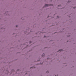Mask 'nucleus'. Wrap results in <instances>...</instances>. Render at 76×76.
<instances>
[{
    "instance_id": "nucleus-7",
    "label": "nucleus",
    "mask_w": 76,
    "mask_h": 76,
    "mask_svg": "<svg viewBox=\"0 0 76 76\" xmlns=\"http://www.w3.org/2000/svg\"><path fill=\"white\" fill-rule=\"evenodd\" d=\"M57 18H58V16H57Z\"/></svg>"
},
{
    "instance_id": "nucleus-2",
    "label": "nucleus",
    "mask_w": 76,
    "mask_h": 76,
    "mask_svg": "<svg viewBox=\"0 0 76 76\" xmlns=\"http://www.w3.org/2000/svg\"><path fill=\"white\" fill-rule=\"evenodd\" d=\"M63 50V49H61V50H59L58 51L59 52H61V51H62Z\"/></svg>"
},
{
    "instance_id": "nucleus-4",
    "label": "nucleus",
    "mask_w": 76,
    "mask_h": 76,
    "mask_svg": "<svg viewBox=\"0 0 76 76\" xmlns=\"http://www.w3.org/2000/svg\"><path fill=\"white\" fill-rule=\"evenodd\" d=\"M46 73H48V71H47Z\"/></svg>"
},
{
    "instance_id": "nucleus-1",
    "label": "nucleus",
    "mask_w": 76,
    "mask_h": 76,
    "mask_svg": "<svg viewBox=\"0 0 76 76\" xmlns=\"http://www.w3.org/2000/svg\"><path fill=\"white\" fill-rule=\"evenodd\" d=\"M49 6V5H48V4H45V7H47L48 6Z\"/></svg>"
},
{
    "instance_id": "nucleus-3",
    "label": "nucleus",
    "mask_w": 76,
    "mask_h": 76,
    "mask_svg": "<svg viewBox=\"0 0 76 76\" xmlns=\"http://www.w3.org/2000/svg\"><path fill=\"white\" fill-rule=\"evenodd\" d=\"M44 56H45V54H43V55H42V57H44Z\"/></svg>"
},
{
    "instance_id": "nucleus-11",
    "label": "nucleus",
    "mask_w": 76,
    "mask_h": 76,
    "mask_svg": "<svg viewBox=\"0 0 76 76\" xmlns=\"http://www.w3.org/2000/svg\"><path fill=\"white\" fill-rule=\"evenodd\" d=\"M32 67H31V68Z\"/></svg>"
},
{
    "instance_id": "nucleus-6",
    "label": "nucleus",
    "mask_w": 76,
    "mask_h": 76,
    "mask_svg": "<svg viewBox=\"0 0 76 76\" xmlns=\"http://www.w3.org/2000/svg\"><path fill=\"white\" fill-rule=\"evenodd\" d=\"M60 5H58V6H60Z\"/></svg>"
},
{
    "instance_id": "nucleus-10",
    "label": "nucleus",
    "mask_w": 76,
    "mask_h": 76,
    "mask_svg": "<svg viewBox=\"0 0 76 76\" xmlns=\"http://www.w3.org/2000/svg\"><path fill=\"white\" fill-rule=\"evenodd\" d=\"M32 67H31V68Z\"/></svg>"
},
{
    "instance_id": "nucleus-9",
    "label": "nucleus",
    "mask_w": 76,
    "mask_h": 76,
    "mask_svg": "<svg viewBox=\"0 0 76 76\" xmlns=\"http://www.w3.org/2000/svg\"><path fill=\"white\" fill-rule=\"evenodd\" d=\"M55 76H56V75H55Z\"/></svg>"
},
{
    "instance_id": "nucleus-8",
    "label": "nucleus",
    "mask_w": 76,
    "mask_h": 76,
    "mask_svg": "<svg viewBox=\"0 0 76 76\" xmlns=\"http://www.w3.org/2000/svg\"><path fill=\"white\" fill-rule=\"evenodd\" d=\"M57 76H58V75H57Z\"/></svg>"
},
{
    "instance_id": "nucleus-5",
    "label": "nucleus",
    "mask_w": 76,
    "mask_h": 76,
    "mask_svg": "<svg viewBox=\"0 0 76 76\" xmlns=\"http://www.w3.org/2000/svg\"><path fill=\"white\" fill-rule=\"evenodd\" d=\"M16 27H18V25L16 26Z\"/></svg>"
}]
</instances>
